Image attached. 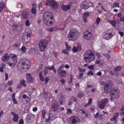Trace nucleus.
Wrapping results in <instances>:
<instances>
[{
  "mask_svg": "<svg viewBox=\"0 0 124 124\" xmlns=\"http://www.w3.org/2000/svg\"><path fill=\"white\" fill-rule=\"evenodd\" d=\"M79 70L80 72H82L83 73V72H85L86 70L85 69H82L81 68H79Z\"/></svg>",
  "mask_w": 124,
  "mask_h": 124,
  "instance_id": "39",
  "label": "nucleus"
},
{
  "mask_svg": "<svg viewBox=\"0 0 124 124\" xmlns=\"http://www.w3.org/2000/svg\"><path fill=\"white\" fill-rule=\"evenodd\" d=\"M103 55H104L106 57H107L108 59H110V56L109 54H103Z\"/></svg>",
  "mask_w": 124,
  "mask_h": 124,
  "instance_id": "45",
  "label": "nucleus"
},
{
  "mask_svg": "<svg viewBox=\"0 0 124 124\" xmlns=\"http://www.w3.org/2000/svg\"><path fill=\"white\" fill-rule=\"evenodd\" d=\"M104 89L105 92H106V93H109V89H108V88H105V86H104Z\"/></svg>",
  "mask_w": 124,
  "mask_h": 124,
  "instance_id": "44",
  "label": "nucleus"
},
{
  "mask_svg": "<svg viewBox=\"0 0 124 124\" xmlns=\"http://www.w3.org/2000/svg\"><path fill=\"white\" fill-rule=\"evenodd\" d=\"M44 75H46L47 74L48 72V71L46 70H44Z\"/></svg>",
  "mask_w": 124,
  "mask_h": 124,
  "instance_id": "64",
  "label": "nucleus"
},
{
  "mask_svg": "<svg viewBox=\"0 0 124 124\" xmlns=\"http://www.w3.org/2000/svg\"><path fill=\"white\" fill-rule=\"evenodd\" d=\"M53 19V14L51 11H47L44 13L43 19L45 25L47 26L52 25L53 22L52 21H50V20H52Z\"/></svg>",
  "mask_w": 124,
  "mask_h": 124,
  "instance_id": "2",
  "label": "nucleus"
},
{
  "mask_svg": "<svg viewBox=\"0 0 124 124\" xmlns=\"http://www.w3.org/2000/svg\"><path fill=\"white\" fill-rule=\"evenodd\" d=\"M18 115L15 113L14 116H13V120L14 121L17 122V121H18Z\"/></svg>",
  "mask_w": 124,
  "mask_h": 124,
  "instance_id": "26",
  "label": "nucleus"
},
{
  "mask_svg": "<svg viewBox=\"0 0 124 124\" xmlns=\"http://www.w3.org/2000/svg\"><path fill=\"white\" fill-rule=\"evenodd\" d=\"M84 74L83 73H81L78 76V78L79 79H82V77L83 76Z\"/></svg>",
  "mask_w": 124,
  "mask_h": 124,
  "instance_id": "46",
  "label": "nucleus"
},
{
  "mask_svg": "<svg viewBox=\"0 0 124 124\" xmlns=\"http://www.w3.org/2000/svg\"><path fill=\"white\" fill-rule=\"evenodd\" d=\"M27 81L28 82L33 83L34 81V78L33 77H32L30 74H26Z\"/></svg>",
  "mask_w": 124,
  "mask_h": 124,
  "instance_id": "10",
  "label": "nucleus"
},
{
  "mask_svg": "<svg viewBox=\"0 0 124 124\" xmlns=\"http://www.w3.org/2000/svg\"><path fill=\"white\" fill-rule=\"evenodd\" d=\"M122 16V13L121 12H120L119 13H118L117 14V16L118 17H121Z\"/></svg>",
  "mask_w": 124,
  "mask_h": 124,
  "instance_id": "56",
  "label": "nucleus"
},
{
  "mask_svg": "<svg viewBox=\"0 0 124 124\" xmlns=\"http://www.w3.org/2000/svg\"><path fill=\"white\" fill-rule=\"evenodd\" d=\"M25 24L26 26H29L30 25V23L29 20H27L25 23Z\"/></svg>",
  "mask_w": 124,
  "mask_h": 124,
  "instance_id": "52",
  "label": "nucleus"
},
{
  "mask_svg": "<svg viewBox=\"0 0 124 124\" xmlns=\"http://www.w3.org/2000/svg\"><path fill=\"white\" fill-rule=\"evenodd\" d=\"M5 7V3L3 1L0 2V13L2 12L3 10Z\"/></svg>",
  "mask_w": 124,
  "mask_h": 124,
  "instance_id": "13",
  "label": "nucleus"
},
{
  "mask_svg": "<svg viewBox=\"0 0 124 124\" xmlns=\"http://www.w3.org/2000/svg\"><path fill=\"white\" fill-rule=\"evenodd\" d=\"M22 97L23 99H25L27 98V95L26 94H23L22 96Z\"/></svg>",
  "mask_w": 124,
  "mask_h": 124,
  "instance_id": "61",
  "label": "nucleus"
},
{
  "mask_svg": "<svg viewBox=\"0 0 124 124\" xmlns=\"http://www.w3.org/2000/svg\"><path fill=\"white\" fill-rule=\"evenodd\" d=\"M95 54L98 58H100V57H101V56L100 53H99L98 52H97Z\"/></svg>",
  "mask_w": 124,
  "mask_h": 124,
  "instance_id": "43",
  "label": "nucleus"
},
{
  "mask_svg": "<svg viewBox=\"0 0 124 124\" xmlns=\"http://www.w3.org/2000/svg\"><path fill=\"white\" fill-rule=\"evenodd\" d=\"M92 99L91 98H90L89 99L88 101V102L87 103L86 105H85L84 106L85 107H86V106H87V105H90V104H91L92 103Z\"/></svg>",
  "mask_w": 124,
  "mask_h": 124,
  "instance_id": "32",
  "label": "nucleus"
},
{
  "mask_svg": "<svg viewBox=\"0 0 124 124\" xmlns=\"http://www.w3.org/2000/svg\"><path fill=\"white\" fill-rule=\"evenodd\" d=\"M101 62L100 60H97L95 62V63L96 64H100Z\"/></svg>",
  "mask_w": 124,
  "mask_h": 124,
  "instance_id": "63",
  "label": "nucleus"
},
{
  "mask_svg": "<svg viewBox=\"0 0 124 124\" xmlns=\"http://www.w3.org/2000/svg\"><path fill=\"white\" fill-rule=\"evenodd\" d=\"M22 65H26L27 66L26 68H25V69L28 70L30 67V62L29 60H25L24 62H22Z\"/></svg>",
  "mask_w": 124,
  "mask_h": 124,
  "instance_id": "12",
  "label": "nucleus"
},
{
  "mask_svg": "<svg viewBox=\"0 0 124 124\" xmlns=\"http://www.w3.org/2000/svg\"><path fill=\"white\" fill-rule=\"evenodd\" d=\"M81 47H76L75 46L73 47L72 48V51L74 52H77L78 51H80L81 50Z\"/></svg>",
  "mask_w": 124,
  "mask_h": 124,
  "instance_id": "25",
  "label": "nucleus"
},
{
  "mask_svg": "<svg viewBox=\"0 0 124 124\" xmlns=\"http://www.w3.org/2000/svg\"><path fill=\"white\" fill-rule=\"evenodd\" d=\"M88 68L90 70H93L94 69V66L93 65H90L88 66Z\"/></svg>",
  "mask_w": 124,
  "mask_h": 124,
  "instance_id": "36",
  "label": "nucleus"
},
{
  "mask_svg": "<svg viewBox=\"0 0 124 124\" xmlns=\"http://www.w3.org/2000/svg\"><path fill=\"white\" fill-rule=\"evenodd\" d=\"M62 52L63 53H64L65 54H68V53L67 50L66 49H63L62 51Z\"/></svg>",
  "mask_w": 124,
  "mask_h": 124,
  "instance_id": "47",
  "label": "nucleus"
},
{
  "mask_svg": "<svg viewBox=\"0 0 124 124\" xmlns=\"http://www.w3.org/2000/svg\"><path fill=\"white\" fill-rule=\"evenodd\" d=\"M53 53L55 57L57 58L58 55V52H54Z\"/></svg>",
  "mask_w": 124,
  "mask_h": 124,
  "instance_id": "51",
  "label": "nucleus"
},
{
  "mask_svg": "<svg viewBox=\"0 0 124 124\" xmlns=\"http://www.w3.org/2000/svg\"><path fill=\"white\" fill-rule=\"evenodd\" d=\"M52 108L53 109V111L54 112H55L57 110H58L59 108V107L57 104H53L52 105Z\"/></svg>",
  "mask_w": 124,
  "mask_h": 124,
  "instance_id": "15",
  "label": "nucleus"
},
{
  "mask_svg": "<svg viewBox=\"0 0 124 124\" xmlns=\"http://www.w3.org/2000/svg\"><path fill=\"white\" fill-rule=\"evenodd\" d=\"M32 7L31 9V13L33 14H35L37 12V11L35 9L36 7V5L35 3H33L32 4Z\"/></svg>",
  "mask_w": 124,
  "mask_h": 124,
  "instance_id": "18",
  "label": "nucleus"
},
{
  "mask_svg": "<svg viewBox=\"0 0 124 124\" xmlns=\"http://www.w3.org/2000/svg\"><path fill=\"white\" fill-rule=\"evenodd\" d=\"M24 124V121L23 120V119H20L19 121V124Z\"/></svg>",
  "mask_w": 124,
  "mask_h": 124,
  "instance_id": "54",
  "label": "nucleus"
},
{
  "mask_svg": "<svg viewBox=\"0 0 124 124\" xmlns=\"http://www.w3.org/2000/svg\"><path fill=\"white\" fill-rule=\"evenodd\" d=\"M99 108L101 109H102L104 108L105 107L104 106V105L103 104V102H102L101 101V102L100 104H99Z\"/></svg>",
  "mask_w": 124,
  "mask_h": 124,
  "instance_id": "33",
  "label": "nucleus"
},
{
  "mask_svg": "<svg viewBox=\"0 0 124 124\" xmlns=\"http://www.w3.org/2000/svg\"><path fill=\"white\" fill-rule=\"evenodd\" d=\"M17 56L16 55H14L12 58L11 60L13 62V63L15 66L17 62Z\"/></svg>",
  "mask_w": 124,
  "mask_h": 124,
  "instance_id": "16",
  "label": "nucleus"
},
{
  "mask_svg": "<svg viewBox=\"0 0 124 124\" xmlns=\"http://www.w3.org/2000/svg\"><path fill=\"white\" fill-rule=\"evenodd\" d=\"M108 39L112 37V34L111 33H109L108 34Z\"/></svg>",
  "mask_w": 124,
  "mask_h": 124,
  "instance_id": "59",
  "label": "nucleus"
},
{
  "mask_svg": "<svg viewBox=\"0 0 124 124\" xmlns=\"http://www.w3.org/2000/svg\"><path fill=\"white\" fill-rule=\"evenodd\" d=\"M117 90L115 89H113L111 90L110 92L109 93L110 96L111 97L110 98V101H112V100H113L114 98L115 99H118L119 97V96L118 95L116 94L115 93H113L112 92H116Z\"/></svg>",
  "mask_w": 124,
  "mask_h": 124,
  "instance_id": "7",
  "label": "nucleus"
},
{
  "mask_svg": "<svg viewBox=\"0 0 124 124\" xmlns=\"http://www.w3.org/2000/svg\"><path fill=\"white\" fill-rule=\"evenodd\" d=\"M94 74V73L93 71H91V70H90V71H89L87 73V75H91L92 76Z\"/></svg>",
  "mask_w": 124,
  "mask_h": 124,
  "instance_id": "40",
  "label": "nucleus"
},
{
  "mask_svg": "<svg viewBox=\"0 0 124 124\" xmlns=\"http://www.w3.org/2000/svg\"><path fill=\"white\" fill-rule=\"evenodd\" d=\"M53 27H51V28H50L49 29H47V31H49L50 32H52L53 31Z\"/></svg>",
  "mask_w": 124,
  "mask_h": 124,
  "instance_id": "58",
  "label": "nucleus"
},
{
  "mask_svg": "<svg viewBox=\"0 0 124 124\" xmlns=\"http://www.w3.org/2000/svg\"><path fill=\"white\" fill-rule=\"evenodd\" d=\"M101 21V19L100 18H99V17H98V18H97L96 21V23L97 25H98V24H99Z\"/></svg>",
  "mask_w": 124,
  "mask_h": 124,
  "instance_id": "38",
  "label": "nucleus"
},
{
  "mask_svg": "<svg viewBox=\"0 0 124 124\" xmlns=\"http://www.w3.org/2000/svg\"><path fill=\"white\" fill-rule=\"evenodd\" d=\"M39 75L40 77V80L42 81H44L45 80V79L42 75V71H40L39 74Z\"/></svg>",
  "mask_w": 124,
  "mask_h": 124,
  "instance_id": "24",
  "label": "nucleus"
},
{
  "mask_svg": "<svg viewBox=\"0 0 124 124\" xmlns=\"http://www.w3.org/2000/svg\"><path fill=\"white\" fill-rule=\"evenodd\" d=\"M13 101V102L15 104H17L18 103L17 101H16V100L15 99V98L14 99Z\"/></svg>",
  "mask_w": 124,
  "mask_h": 124,
  "instance_id": "60",
  "label": "nucleus"
},
{
  "mask_svg": "<svg viewBox=\"0 0 124 124\" xmlns=\"http://www.w3.org/2000/svg\"><path fill=\"white\" fill-rule=\"evenodd\" d=\"M67 114H71L72 113V110L71 109H70V108H68L67 109Z\"/></svg>",
  "mask_w": 124,
  "mask_h": 124,
  "instance_id": "42",
  "label": "nucleus"
},
{
  "mask_svg": "<svg viewBox=\"0 0 124 124\" xmlns=\"http://www.w3.org/2000/svg\"><path fill=\"white\" fill-rule=\"evenodd\" d=\"M47 43L45 40H42L40 41L39 44V47L40 51L41 52H44L46 48Z\"/></svg>",
  "mask_w": 124,
  "mask_h": 124,
  "instance_id": "5",
  "label": "nucleus"
},
{
  "mask_svg": "<svg viewBox=\"0 0 124 124\" xmlns=\"http://www.w3.org/2000/svg\"><path fill=\"white\" fill-rule=\"evenodd\" d=\"M15 93H13L11 97L12 98V100L13 101H14L15 98Z\"/></svg>",
  "mask_w": 124,
  "mask_h": 124,
  "instance_id": "49",
  "label": "nucleus"
},
{
  "mask_svg": "<svg viewBox=\"0 0 124 124\" xmlns=\"http://www.w3.org/2000/svg\"><path fill=\"white\" fill-rule=\"evenodd\" d=\"M71 47L70 46H69L68 45V46H67V47L66 48V49L68 50H70L71 48Z\"/></svg>",
  "mask_w": 124,
  "mask_h": 124,
  "instance_id": "57",
  "label": "nucleus"
},
{
  "mask_svg": "<svg viewBox=\"0 0 124 124\" xmlns=\"http://www.w3.org/2000/svg\"><path fill=\"white\" fill-rule=\"evenodd\" d=\"M13 82L12 81H10L7 84V85H11L13 84Z\"/></svg>",
  "mask_w": 124,
  "mask_h": 124,
  "instance_id": "55",
  "label": "nucleus"
},
{
  "mask_svg": "<svg viewBox=\"0 0 124 124\" xmlns=\"http://www.w3.org/2000/svg\"><path fill=\"white\" fill-rule=\"evenodd\" d=\"M71 5V4H69L67 5H62L61 7L63 11H65L70 9Z\"/></svg>",
  "mask_w": 124,
  "mask_h": 124,
  "instance_id": "9",
  "label": "nucleus"
},
{
  "mask_svg": "<svg viewBox=\"0 0 124 124\" xmlns=\"http://www.w3.org/2000/svg\"><path fill=\"white\" fill-rule=\"evenodd\" d=\"M60 82H61L62 85L65 84V80L64 79H61L60 80Z\"/></svg>",
  "mask_w": 124,
  "mask_h": 124,
  "instance_id": "50",
  "label": "nucleus"
},
{
  "mask_svg": "<svg viewBox=\"0 0 124 124\" xmlns=\"http://www.w3.org/2000/svg\"><path fill=\"white\" fill-rule=\"evenodd\" d=\"M119 20L120 22H124V16L122 17H121L120 18Z\"/></svg>",
  "mask_w": 124,
  "mask_h": 124,
  "instance_id": "53",
  "label": "nucleus"
},
{
  "mask_svg": "<svg viewBox=\"0 0 124 124\" xmlns=\"http://www.w3.org/2000/svg\"><path fill=\"white\" fill-rule=\"evenodd\" d=\"M42 118H44L45 117V114L46 113V112L44 110H43L42 111Z\"/></svg>",
  "mask_w": 124,
  "mask_h": 124,
  "instance_id": "34",
  "label": "nucleus"
},
{
  "mask_svg": "<svg viewBox=\"0 0 124 124\" xmlns=\"http://www.w3.org/2000/svg\"><path fill=\"white\" fill-rule=\"evenodd\" d=\"M46 5H49L52 9H56L59 6L58 3L54 0H47L46 3Z\"/></svg>",
  "mask_w": 124,
  "mask_h": 124,
  "instance_id": "4",
  "label": "nucleus"
},
{
  "mask_svg": "<svg viewBox=\"0 0 124 124\" xmlns=\"http://www.w3.org/2000/svg\"><path fill=\"white\" fill-rule=\"evenodd\" d=\"M66 75V71L65 70H62L61 74L60 75V78H63Z\"/></svg>",
  "mask_w": 124,
  "mask_h": 124,
  "instance_id": "22",
  "label": "nucleus"
},
{
  "mask_svg": "<svg viewBox=\"0 0 124 124\" xmlns=\"http://www.w3.org/2000/svg\"><path fill=\"white\" fill-rule=\"evenodd\" d=\"M93 5V4L91 2H89L87 3L86 0H85L82 2L80 4V7L81 8L83 9H88L89 7L92 6Z\"/></svg>",
  "mask_w": 124,
  "mask_h": 124,
  "instance_id": "6",
  "label": "nucleus"
},
{
  "mask_svg": "<svg viewBox=\"0 0 124 124\" xmlns=\"http://www.w3.org/2000/svg\"><path fill=\"white\" fill-rule=\"evenodd\" d=\"M121 68L122 67L121 66H117V67L114 69V71H119L121 70Z\"/></svg>",
  "mask_w": 124,
  "mask_h": 124,
  "instance_id": "30",
  "label": "nucleus"
},
{
  "mask_svg": "<svg viewBox=\"0 0 124 124\" xmlns=\"http://www.w3.org/2000/svg\"><path fill=\"white\" fill-rule=\"evenodd\" d=\"M80 33L76 30H70L67 36V38L69 40L74 41L78 37Z\"/></svg>",
  "mask_w": 124,
  "mask_h": 124,
  "instance_id": "3",
  "label": "nucleus"
},
{
  "mask_svg": "<svg viewBox=\"0 0 124 124\" xmlns=\"http://www.w3.org/2000/svg\"><path fill=\"white\" fill-rule=\"evenodd\" d=\"M49 117L50 118V119H54L55 118V116L54 115V114L53 113H49Z\"/></svg>",
  "mask_w": 124,
  "mask_h": 124,
  "instance_id": "29",
  "label": "nucleus"
},
{
  "mask_svg": "<svg viewBox=\"0 0 124 124\" xmlns=\"http://www.w3.org/2000/svg\"><path fill=\"white\" fill-rule=\"evenodd\" d=\"M108 98H105L101 101V102H102L104 105V107L106 105V104L108 102Z\"/></svg>",
  "mask_w": 124,
  "mask_h": 124,
  "instance_id": "28",
  "label": "nucleus"
},
{
  "mask_svg": "<svg viewBox=\"0 0 124 124\" xmlns=\"http://www.w3.org/2000/svg\"><path fill=\"white\" fill-rule=\"evenodd\" d=\"M83 56L85 62L88 63L94 61L95 58V55L94 52L91 49L87 50L85 52Z\"/></svg>",
  "mask_w": 124,
  "mask_h": 124,
  "instance_id": "1",
  "label": "nucleus"
},
{
  "mask_svg": "<svg viewBox=\"0 0 124 124\" xmlns=\"http://www.w3.org/2000/svg\"><path fill=\"white\" fill-rule=\"evenodd\" d=\"M119 3L118 2H115L113 3V6L114 7H119Z\"/></svg>",
  "mask_w": 124,
  "mask_h": 124,
  "instance_id": "35",
  "label": "nucleus"
},
{
  "mask_svg": "<svg viewBox=\"0 0 124 124\" xmlns=\"http://www.w3.org/2000/svg\"><path fill=\"white\" fill-rule=\"evenodd\" d=\"M10 58L9 55H8L7 53H6L4 55L2 56V60L3 62H6V61H8L9 60Z\"/></svg>",
  "mask_w": 124,
  "mask_h": 124,
  "instance_id": "11",
  "label": "nucleus"
},
{
  "mask_svg": "<svg viewBox=\"0 0 124 124\" xmlns=\"http://www.w3.org/2000/svg\"><path fill=\"white\" fill-rule=\"evenodd\" d=\"M83 35L84 38L86 40H88L90 39L92 36V32L89 31V30H87L86 33H83Z\"/></svg>",
  "mask_w": 124,
  "mask_h": 124,
  "instance_id": "8",
  "label": "nucleus"
},
{
  "mask_svg": "<svg viewBox=\"0 0 124 124\" xmlns=\"http://www.w3.org/2000/svg\"><path fill=\"white\" fill-rule=\"evenodd\" d=\"M21 50L23 53H25L26 52V49L25 46H23L21 48Z\"/></svg>",
  "mask_w": 124,
  "mask_h": 124,
  "instance_id": "41",
  "label": "nucleus"
},
{
  "mask_svg": "<svg viewBox=\"0 0 124 124\" xmlns=\"http://www.w3.org/2000/svg\"><path fill=\"white\" fill-rule=\"evenodd\" d=\"M109 22L111 23L113 26H115L116 25L117 23V22L115 20H110L109 21Z\"/></svg>",
  "mask_w": 124,
  "mask_h": 124,
  "instance_id": "23",
  "label": "nucleus"
},
{
  "mask_svg": "<svg viewBox=\"0 0 124 124\" xmlns=\"http://www.w3.org/2000/svg\"><path fill=\"white\" fill-rule=\"evenodd\" d=\"M77 96L79 98H81L83 97V95L82 93H79L78 94Z\"/></svg>",
  "mask_w": 124,
  "mask_h": 124,
  "instance_id": "37",
  "label": "nucleus"
},
{
  "mask_svg": "<svg viewBox=\"0 0 124 124\" xmlns=\"http://www.w3.org/2000/svg\"><path fill=\"white\" fill-rule=\"evenodd\" d=\"M99 115V112H97L96 114L94 115V117L95 118H97Z\"/></svg>",
  "mask_w": 124,
  "mask_h": 124,
  "instance_id": "48",
  "label": "nucleus"
},
{
  "mask_svg": "<svg viewBox=\"0 0 124 124\" xmlns=\"http://www.w3.org/2000/svg\"><path fill=\"white\" fill-rule=\"evenodd\" d=\"M5 76H6V80H8V75L7 73H6L5 74Z\"/></svg>",
  "mask_w": 124,
  "mask_h": 124,
  "instance_id": "62",
  "label": "nucleus"
},
{
  "mask_svg": "<svg viewBox=\"0 0 124 124\" xmlns=\"http://www.w3.org/2000/svg\"><path fill=\"white\" fill-rule=\"evenodd\" d=\"M20 84L23 86H26V84L25 83V81L24 80L22 79L20 81Z\"/></svg>",
  "mask_w": 124,
  "mask_h": 124,
  "instance_id": "27",
  "label": "nucleus"
},
{
  "mask_svg": "<svg viewBox=\"0 0 124 124\" xmlns=\"http://www.w3.org/2000/svg\"><path fill=\"white\" fill-rule=\"evenodd\" d=\"M76 117L72 116L70 118V121L71 122V124H75L76 123L77 120Z\"/></svg>",
  "mask_w": 124,
  "mask_h": 124,
  "instance_id": "17",
  "label": "nucleus"
},
{
  "mask_svg": "<svg viewBox=\"0 0 124 124\" xmlns=\"http://www.w3.org/2000/svg\"><path fill=\"white\" fill-rule=\"evenodd\" d=\"M89 16V14H88L87 12H85L83 15V19L85 22H86L87 21V17Z\"/></svg>",
  "mask_w": 124,
  "mask_h": 124,
  "instance_id": "14",
  "label": "nucleus"
},
{
  "mask_svg": "<svg viewBox=\"0 0 124 124\" xmlns=\"http://www.w3.org/2000/svg\"><path fill=\"white\" fill-rule=\"evenodd\" d=\"M119 113V112L115 113L113 115V117L112 118H111L110 119L111 121H113L114 120L117 119Z\"/></svg>",
  "mask_w": 124,
  "mask_h": 124,
  "instance_id": "19",
  "label": "nucleus"
},
{
  "mask_svg": "<svg viewBox=\"0 0 124 124\" xmlns=\"http://www.w3.org/2000/svg\"><path fill=\"white\" fill-rule=\"evenodd\" d=\"M22 16L24 19H27L28 16V14L26 11H24L22 13Z\"/></svg>",
  "mask_w": 124,
  "mask_h": 124,
  "instance_id": "21",
  "label": "nucleus"
},
{
  "mask_svg": "<svg viewBox=\"0 0 124 124\" xmlns=\"http://www.w3.org/2000/svg\"><path fill=\"white\" fill-rule=\"evenodd\" d=\"M45 69L48 70H53L54 69V65H52L51 67H50L49 66H46L45 67Z\"/></svg>",
  "mask_w": 124,
  "mask_h": 124,
  "instance_id": "31",
  "label": "nucleus"
},
{
  "mask_svg": "<svg viewBox=\"0 0 124 124\" xmlns=\"http://www.w3.org/2000/svg\"><path fill=\"white\" fill-rule=\"evenodd\" d=\"M62 67H63V66L61 65L59 67L57 70V74L59 77H60V76L61 75V72L62 71Z\"/></svg>",
  "mask_w": 124,
  "mask_h": 124,
  "instance_id": "20",
  "label": "nucleus"
}]
</instances>
